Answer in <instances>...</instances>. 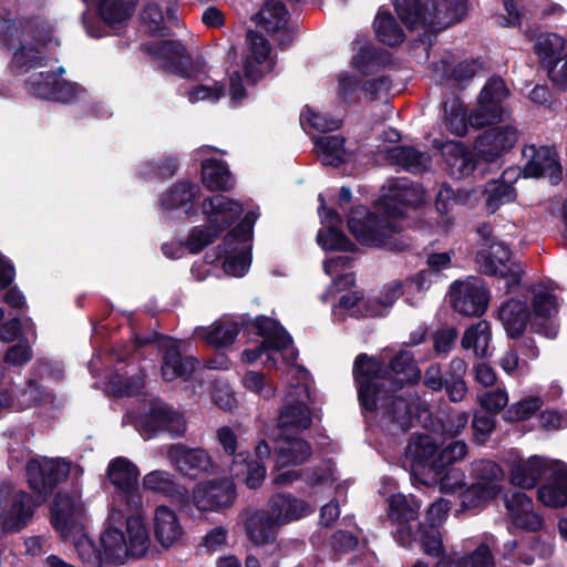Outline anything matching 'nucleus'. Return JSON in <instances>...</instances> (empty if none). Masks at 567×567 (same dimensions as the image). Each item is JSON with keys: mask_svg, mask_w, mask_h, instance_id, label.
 I'll list each match as a JSON object with an SVG mask.
<instances>
[{"mask_svg": "<svg viewBox=\"0 0 567 567\" xmlns=\"http://www.w3.org/2000/svg\"><path fill=\"white\" fill-rule=\"evenodd\" d=\"M548 471L546 460L533 455L527 460L514 462L511 467V482L513 485L532 489Z\"/></svg>", "mask_w": 567, "mask_h": 567, "instance_id": "obj_30", "label": "nucleus"}, {"mask_svg": "<svg viewBox=\"0 0 567 567\" xmlns=\"http://www.w3.org/2000/svg\"><path fill=\"white\" fill-rule=\"evenodd\" d=\"M420 506L411 504L403 494H394L389 499L388 517L396 524L394 537L403 547H411L413 544V532L419 522Z\"/></svg>", "mask_w": 567, "mask_h": 567, "instance_id": "obj_20", "label": "nucleus"}, {"mask_svg": "<svg viewBox=\"0 0 567 567\" xmlns=\"http://www.w3.org/2000/svg\"><path fill=\"white\" fill-rule=\"evenodd\" d=\"M523 155L528 158L524 165L525 177L539 178L547 176L553 185L563 179V167L554 147L530 145L524 148Z\"/></svg>", "mask_w": 567, "mask_h": 567, "instance_id": "obj_18", "label": "nucleus"}, {"mask_svg": "<svg viewBox=\"0 0 567 567\" xmlns=\"http://www.w3.org/2000/svg\"><path fill=\"white\" fill-rule=\"evenodd\" d=\"M405 463L411 478L424 486H436L437 478L445 468L439 454L436 441L429 434H413L405 449Z\"/></svg>", "mask_w": 567, "mask_h": 567, "instance_id": "obj_7", "label": "nucleus"}, {"mask_svg": "<svg viewBox=\"0 0 567 567\" xmlns=\"http://www.w3.org/2000/svg\"><path fill=\"white\" fill-rule=\"evenodd\" d=\"M0 44L7 50L22 44L23 24L18 19H1Z\"/></svg>", "mask_w": 567, "mask_h": 567, "instance_id": "obj_58", "label": "nucleus"}, {"mask_svg": "<svg viewBox=\"0 0 567 567\" xmlns=\"http://www.w3.org/2000/svg\"><path fill=\"white\" fill-rule=\"evenodd\" d=\"M505 473L499 464L491 460H478L472 464L474 483L482 485H502Z\"/></svg>", "mask_w": 567, "mask_h": 567, "instance_id": "obj_55", "label": "nucleus"}, {"mask_svg": "<svg viewBox=\"0 0 567 567\" xmlns=\"http://www.w3.org/2000/svg\"><path fill=\"white\" fill-rule=\"evenodd\" d=\"M413 536V543H419L426 555L435 558L444 555L445 548L442 538L432 525L426 526L417 523Z\"/></svg>", "mask_w": 567, "mask_h": 567, "instance_id": "obj_52", "label": "nucleus"}, {"mask_svg": "<svg viewBox=\"0 0 567 567\" xmlns=\"http://www.w3.org/2000/svg\"><path fill=\"white\" fill-rule=\"evenodd\" d=\"M509 89L499 75L491 76L477 97V105L468 115L470 125L483 128L499 123L505 114L504 101L509 95Z\"/></svg>", "mask_w": 567, "mask_h": 567, "instance_id": "obj_8", "label": "nucleus"}, {"mask_svg": "<svg viewBox=\"0 0 567 567\" xmlns=\"http://www.w3.org/2000/svg\"><path fill=\"white\" fill-rule=\"evenodd\" d=\"M200 166V179L207 189L228 192L234 188L235 179L225 161L206 158Z\"/></svg>", "mask_w": 567, "mask_h": 567, "instance_id": "obj_34", "label": "nucleus"}, {"mask_svg": "<svg viewBox=\"0 0 567 567\" xmlns=\"http://www.w3.org/2000/svg\"><path fill=\"white\" fill-rule=\"evenodd\" d=\"M450 293L453 309L463 316L481 317L487 309L489 295L477 279L454 281Z\"/></svg>", "mask_w": 567, "mask_h": 567, "instance_id": "obj_19", "label": "nucleus"}, {"mask_svg": "<svg viewBox=\"0 0 567 567\" xmlns=\"http://www.w3.org/2000/svg\"><path fill=\"white\" fill-rule=\"evenodd\" d=\"M266 509L280 529L315 512V508L307 501L289 492L272 494L267 502Z\"/></svg>", "mask_w": 567, "mask_h": 567, "instance_id": "obj_21", "label": "nucleus"}, {"mask_svg": "<svg viewBox=\"0 0 567 567\" xmlns=\"http://www.w3.org/2000/svg\"><path fill=\"white\" fill-rule=\"evenodd\" d=\"M485 207L489 214H495L503 205L516 200L517 192L512 183L503 178L488 181L483 190Z\"/></svg>", "mask_w": 567, "mask_h": 567, "instance_id": "obj_38", "label": "nucleus"}, {"mask_svg": "<svg viewBox=\"0 0 567 567\" xmlns=\"http://www.w3.org/2000/svg\"><path fill=\"white\" fill-rule=\"evenodd\" d=\"M464 480L465 475L461 470L454 465H446L437 478V485L444 494L454 493L456 489L463 488L465 485Z\"/></svg>", "mask_w": 567, "mask_h": 567, "instance_id": "obj_62", "label": "nucleus"}, {"mask_svg": "<svg viewBox=\"0 0 567 567\" xmlns=\"http://www.w3.org/2000/svg\"><path fill=\"white\" fill-rule=\"evenodd\" d=\"M555 296L548 292H538L532 300L530 328L535 333L547 338H555L557 330L551 322V308Z\"/></svg>", "mask_w": 567, "mask_h": 567, "instance_id": "obj_33", "label": "nucleus"}, {"mask_svg": "<svg viewBox=\"0 0 567 567\" xmlns=\"http://www.w3.org/2000/svg\"><path fill=\"white\" fill-rule=\"evenodd\" d=\"M199 186L187 181H178L161 196V206L166 210L178 209L187 206L185 214L187 218L197 216L198 209L194 207L193 200L197 197Z\"/></svg>", "mask_w": 567, "mask_h": 567, "instance_id": "obj_29", "label": "nucleus"}, {"mask_svg": "<svg viewBox=\"0 0 567 567\" xmlns=\"http://www.w3.org/2000/svg\"><path fill=\"white\" fill-rule=\"evenodd\" d=\"M71 472V462L64 458H35L28 461L25 475L33 496L24 491L10 494L7 487H0V525L6 533L22 530L32 519L35 508L41 505L54 489L68 480Z\"/></svg>", "mask_w": 567, "mask_h": 567, "instance_id": "obj_2", "label": "nucleus"}, {"mask_svg": "<svg viewBox=\"0 0 567 567\" xmlns=\"http://www.w3.org/2000/svg\"><path fill=\"white\" fill-rule=\"evenodd\" d=\"M125 523L128 555L133 557L144 556L150 547L151 540L143 518L140 515L132 514L126 517Z\"/></svg>", "mask_w": 567, "mask_h": 567, "instance_id": "obj_42", "label": "nucleus"}, {"mask_svg": "<svg viewBox=\"0 0 567 567\" xmlns=\"http://www.w3.org/2000/svg\"><path fill=\"white\" fill-rule=\"evenodd\" d=\"M47 65V56L34 44H20L16 48L9 69L12 74L19 75L29 72L31 69Z\"/></svg>", "mask_w": 567, "mask_h": 567, "instance_id": "obj_37", "label": "nucleus"}, {"mask_svg": "<svg viewBox=\"0 0 567 567\" xmlns=\"http://www.w3.org/2000/svg\"><path fill=\"white\" fill-rule=\"evenodd\" d=\"M143 487L155 493H161L173 499H181L187 493L185 487L176 483L174 475L159 470L153 471L144 476Z\"/></svg>", "mask_w": 567, "mask_h": 567, "instance_id": "obj_44", "label": "nucleus"}, {"mask_svg": "<svg viewBox=\"0 0 567 567\" xmlns=\"http://www.w3.org/2000/svg\"><path fill=\"white\" fill-rule=\"evenodd\" d=\"M491 339L489 322L480 320L476 324H472L465 330L461 343L464 349H473L476 357L483 358L487 353Z\"/></svg>", "mask_w": 567, "mask_h": 567, "instance_id": "obj_49", "label": "nucleus"}, {"mask_svg": "<svg viewBox=\"0 0 567 567\" xmlns=\"http://www.w3.org/2000/svg\"><path fill=\"white\" fill-rule=\"evenodd\" d=\"M353 382L357 388L358 402L361 409L374 410L372 395L380 391L381 385L402 389L406 383H415L421 378L411 352L401 350L385 364L383 360L368 353H359L352 367Z\"/></svg>", "mask_w": 567, "mask_h": 567, "instance_id": "obj_3", "label": "nucleus"}, {"mask_svg": "<svg viewBox=\"0 0 567 567\" xmlns=\"http://www.w3.org/2000/svg\"><path fill=\"white\" fill-rule=\"evenodd\" d=\"M405 463L411 478L424 486H436L437 478L445 468L439 454L436 441L429 434H413L405 449Z\"/></svg>", "mask_w": 567, "mask_h": 567, "instance_id": "obj_6", "label": "nucleus"}, {"mask_svg": "<svg viewBox=\"0 0 567 567\" xmlns=\"http://www.w3.org/2000/svg\"><path fill=\"white\" fill-rule=\"evenodd\" d=\"M79 556L84 567H107L111 560L104 557V550L101 551L93 543L82 544L79 547Z\"/></svg>", "mask_w": 567, "mask_h": 567, "instance_id": "obj_64", "label": "nucleus"}, {"mask_svg": "<svg viewBox=\"0 0 567 567\" xmlns=\"http://www.w3.org/2000/svg\"><path fill=\"white\" fill-rule=\"evenodd\" d=\"M140 432L145 440L154 439L161 433L178 437L185 434L186 423L183 415L171 404L155 398L140 419Z\"/></svg>", "mask_w": 567, "mask_h": 567, "instance_id": "obj_9", "label": "nucleus"}, {"mask_svg": "<svg viewBox=\"0 0 567 567\" xmlns=\"http://www.w3.org/2000/svg\"><path fill=\"white\" fill-rule=\"evenodd\" d=\"M565 44V39L557 33L545 32L537 37L534 52L539 58L543 69H547L554 62H561Z\"/></svg>", "mask_w": 567, "mask_h": 567, "instance_id": "obj_41", "label": "nucleus"}, {"mask_svg": "<svg viewBox=\"0 0 567 567\" xmlns=\"http://www.w3.org/2000/svg\"><path fill=\"white\" fill-rule=\"evenodd\" d=\"M475 261L482 274L506 279L507 292L520 286L524 269L519 264L512 261V251L504 244L493 245L491 250L478 251Z\"/></svg>", "mask_w": 567, "mask_h": 567, "instance_id": "obj_11", "label": "nucleus"}, {"mask_svg": "<svg viewBox=\"0 0 567 567\" xmlns=\"http://www.w3.org/2000/svg\"><path fill=\"white\" fill-rule=\"evenodd\" d=\"M237 497L233 478H213L198 483L193 491V503L200 512H220L233 506Z\"/></svg>", "mask_w": 567, "mask_h": 567, "instance_id": "obj_15", "label": "nucleus"}, {"mask_svg": "<svg viewBox=\"0 0 567 567\" xmlns=\"http://www.w3.org/2000/svg\"><path fill=\"white\" fill-rule=\"evenodd\" d=\"M107 477L115 487V498L128 512H137L142 506V496L138 491V467L128 458L118 456L107 465Z\"/></svg>", "mask_w": 567, "mask_h": 567, "instance_id": "obj_10", "label": "nucleus"}, {"mask_svg": "<svg viewBox=\"0 0 567 567\" xmlns=\"http://www.w3.org/2000/svg\"><path fill=\"white\" fill-rule=\"evenodd\" d=\"M183 534L177 514L166 505L157 506L154 515V536L158 544L167 549L174 546Z\"/></svg>", "mask_w": 567, "mask_h": 567, "instance_id": "obj_28", "label": "nucleus"}, {"mask_svg": "<svg viewBox=\"0 0 567 567\" xmlns=\"http://www.w3.org/2000/svg\"><path fill=\"white\" fill-rule=\"evenodd\" d=\"M423 203V193L419 185H395L377 202L378 212H372L364 205L352 208L347 226L355 240L363 246L401 252L409 248V244L401 236L403 227L399 220L410 209H416Z\"/></svg>", "mask_w": 567, "mask_h": 567, "instance_id": "obj_1", "label": "nucleus"}, {"mask_svg": "<svg viewBox=\"0 0 567 567\" xmlns=\"http://www.w3.org/2000/svg\"><path fill=\"white\" fill-rule=\"evenodd\" d=\"M246 40L249 54L244 59V73L249 83L256 84L264 76L260 65L268 60L271 47L262 34L254 30L247 31Z\"/></svg>", "mask_w": 567, "mask_h": 567, "instance_id": "obj_25", "label": "nucleus"}, {"mask_svg": "<svg viewBox=\"0 0 567 567\" xmlns=\"http://www.w3.org/2000/svg\"><path fill=\"white\" fill-rule=\"evenodd\" d=\"M360 91V79L354 74H342L338 81V99L340 102L350 106L358 101V92Z\"/></svg>", "mask_w": 567, "mask_h": 567, "instance_id": "obj_59", "label": "nucleus"}, {"mask_svg": "<svg viewBox=\"0 0 567 567\" xmlns=\"http://www.w3.org/2000/svg\"><path fill=\"white\" fill-rule=\"evenodd\" d=\"M502 492V485H482L472 483L460 493L463 509H482L494 501Z\"/></svg>", "mask_w": 567, "mask_h": 567, "instance_id": "obj_45", "label": "nucleus"}, {"mask_svg": "<svg viewBox=\"0 0 567 567\" xmlns=\"http://www.w3.org/2000/svg\"><path fill=\"white\" fill-rule=\"evenodd\" d=\"M138 0H97V13L109 27L123 23L135 12Z\"/></svg>", "mask_w": 567, "mask_h": 567, "instance_id": "obj_39", "label": "nucleus"}, {"mask_svg": "<svg viewBox=\"0 0 567 567\" xmlns=\"http://www.w3.org/2000/svg\"><path fill=\"white\" fill-rule=\"evenodd\" d=\"M373 29L377 40L388 47L400 45L405 40L403 29L388 9H379L373 21Z\"/></svg>", "mask_w": 567, "mask_h": 567, "instance_id": "obj_35", "label": "nucleus"}, {"mask_svg": "<svg viewBox=\"0 0 567 567\" xmlns=\"http://www.w3.org/2000/svg\"><path fill=\"white\" fill-rule=\"evenodd\" d=\"M306 114H301V124L306 122L310 127L318 132H329L340 128L341 121L329 117L326 114L317 113L309 106H306Z\"/></svg>", "mask_w": 567, "mask_h": 567, "instance_id": "obj_61", "label": "nucleus"}, {"mask_svg": "<svg viewBox=\"0 0 567 567\" xmlns=\"http://www.w3.org/2000/svg\"><path fill=\"white\" fill-rule=\"evenodd\" d=\"M202 214L207 219L206 226H194L186 238L185 247L197 255L213 244L234 225L243 214V205L221 194L206 197L200 205Z\"/></svg>", "mask_w": 567, "mask_h": 567, "instance_id": "obj_4", "label": "nucleus"}, {"mask_svg": "<svg viewBox=\"0 0 567 567\" xmlns=\"http://www.w3.org/2000/svg\"><path fill=\"white\" fill-rule=\"evenodd\" d=\"M311 454V445L300 437L287 439L276 449L278 463L282 466L300 465L308 461Z\"/></svg>", "mask_w": 567, "mask_h": 567, "instance_id": "obj_46", "label": "nucleus"}, {"mask_svg": "<svg viewBox=\"0 0 567 567\" xmlns=\"http://www.w3.org/2000/svg\"><path fill=\"white\" fill-rule=\"evenodd\" d=\"M205 333L203 337L209 346L224 348L231 346L239 333L236 322H215L210 329L202 328Z\"/></svg>", "mask_w": 567, "mask_h": 567, "instance_id": "obj_53", "label": "nucleus"}, {"mask_svg": "<svg viewBox=\"0 0 567 567\" xmlns=\"http://www.w3.org/2000/svg\"><path fill=\"white\" fill-rule=\"evenodd\" d=\"M402 389L392 385H381L380 391L372 395L375 401L374 410L361 409L362 414L382 411V416L398 425L402 431H409L413 425V403L399 393Z\"/></svg>", "mask_w": 567, "mask_h": 567, "instance_id": "obj_12", "label": "nucleus"}, {"mask_svg": "<svg viewBox=\"0 0 567 567\" xmlns=\"http://www.w3.org/2000/svg\"><path fill=\"white\" fill-rule=\"evenodd\" d=\"M468 0H442L450 21L442 24L439 0H394V10L401 22L409 29L419 27L441 30L452 22H457L466 16Z\"/></svg>", "mask_w": 567, "mask_h": 567, "instance_id": "obj_5", "label": "nucleus"}, {"mask_svg": "<svg viewBox=\"0 0 567 567\" xmlns=\"http://www.w3.org/2000/svg\"><path fill=\"white\" fill-rule=\"evenodd\" d=\"M229 471L231 476L241 481L250 489L259 488L267 473L265 463L252 458L249 452H239Z\"/></svg>", "mask_w": 567, "mask_h": 567, "instance_id": "obj_31", "label": "nucleus"}, {"mask_svg": "<svg viewBox=\"0 0 567 567\" xmlns=\"http://www.w3.org/2000/svg\"><path fill=\"white\" fill-rule=\"evenodd\" d=\"M289 11L279 0H265L251 20L264 29L277 42L280 50H287L296 38L293 29L288 27Z\"/></svg>", "mask_w": 567, "mask_h": 567, "instance_id": "obj_14", "label": "nucleus"}, {"mask_svg": "<svg viewBox=\"0 0 567 567\" xmlns=\"http://www.w3.org/2000/svg\"><path fill=\"white\" fill-rule=\"evenodd\" d=\"M346 140L339 135L320 137L316 146L321 154L323 165L340 167L348 162V153L344 148Z\"/></svg>", "mask_w": 567, "mask_h": 567, "instance_id": "obj_48", "label": "nucleus"}, {"mask_svg": "<svg viewBox=\"0 0 567 567\" xmlns=\"http://www.w3.org/2000/svg\"><path fill=\"white\" fill-rule=\"evenodd\" d=\"M179 167L175 154L164 155L143 162L137 168V175L144 179H169L176 175Z\"/></svg>", "mask_w": 567, "mask_h": 567, "instance_id": "obj_40", "label": "nucleus"}, {"mask_svg": "<svg viewBox=\"0 0 567 567\" xmlns=\"http://www.w3.org/2000/svg\"><path fill=\"white\" fill-rule=\"evenodd\" d=\"M51 525L61 537L66 538L79 523L74 499L69 494L56 493L51 506Z\"/></svg>", "mask_w": 567, "mask_h": 567, "instance_id": "obj_27", "label": "nucleus"}, {"mask_svg": "<svg viewBox=\"0 0 567 567\" xmlns=\"http://www.w3.org/2000/svg\"><path fill=\"white\" fill-rule=\"evenodd\" d=\"M168 346L161 344L163 352L161 361V373L165 382L175 380L188 381L196 371L199 361L194 355L182 353L179 342L172 339Z\"/></svg>", "mask_w": 567, "mask_h": 567, "instance_id": "obj_22", "label": "nucleus"}, {"mask_svg": "<svg viewBox=\"0 0 567 567\" xmlns=\"http://www.w3.org/2000/svg\"><path fill=\"white\" fill-rule=\"evenodd\" d=\"M100 542L106 560H111L112 564L116 561L123 564V558L128 555V553L126 536L122 529L112 526L105 528L101 535Z\"/></svg>", "mask_w": 567, "mask_h": 567, "instance_id": "obj_50", "label": "nucleus"}, {"mask_svg": "<svg viewBox=\"0 0 567 567\" xmlns=\"http://www.w3.org/2000/svg\"><path fill=\"white\" fill-rule=\"evenodd\" d=\"M56 79L58 74L53 71L38 72L25 79L24 86L30 95L50 101Z\"/></svg>", "mask_w": 567, "mask_h": 567, "instance_id": "obj_54", "label": "nucleus"}, {"mask_svg": "<svg viewBox=\"0 0 567 567\" xmlns=\"http://www.w3.org/2000/svg\"><path fill=\"white\" fill-rule=\"evenodd\" d=\"M537 498L547 507L560 508L567 505V465L553 471L547 482L537 491Z\"/></svg>", "mask_w": 567, "mask_h": 567, "instance_id": "obj_32", "label": "nucleus"}, {"mask_svg": "<svg viewBox=\"0 0 567 567\" xmlns=\"http://www.w3.org/2000/svg\"><path fill=\"white\" fill-rule=\"evenodd\" d=\"M444 161L449 167V174L455 179H462L472 175L483 162L476 145L468 148L462 142H453L443 151Z\"/></svg>", "mask_w": 567, "mask_h": 567, "instance_id": "obj_23", "label": "nucleus"}, {"mask_svg": "<svg viewBox=\"0 0 567 567\" xmlns=\"http://www.w3.org/2000/svg\"><path fill=\"white\" fill-rule=\"evenodd\" d=\"M33 358V351L28 340L22 337L18 343L9 347L3 355L2 362L13 367H22Z\"/></svg>", "mask_w": 567, "mask_h": 567, "instance_id": "obj_60", "label": "nucleus"}, {"mask_svg": "<svg viewBox=\"0 0 567 567\" xmlns=\"http://www.w3.org/2000/svg\"><path fill=\"white\" fill-rule=\"evenodd\" d=\"M167 456L176 470L189 478L212 474L216 468L213 457L203 447H188L177 443L169 446Z\"/></svg>", "mask_w": 567, "mask_h": 567, "instance_id": "obj_16", "label": "nucleus"}, {"mask_svg": "<svg viewBox=\"0 0 567 567\" xmlns=\"http://www.w3.org/2000/svg\"><path fill=\"white\" fill-rule=\"evenodd\" d=\"M254 328L264 340H271L278 344L276 351L286 350L293 343L292 337L286 328L278 320L270 317L257 316L254 319Z\"/></svg>", "mask_w": 567, "mask_h": 567, "instance_id": "obj_43", "label": "nucleus"}, {"mask_svg": "<svg viewBox=\"0 0 567 567\" xmlns=\"http://www.w3.org/2000/svg\"><path fill=\"white\" fill-rule=\"evenodd\" d=\"M312 424L311 411L302 402L286 404L278 416V427L282 430H308Z\"/></svg>", "mask_w": 567, "mask_h": 567, "instance_id": "obj_47", "label": "nucleus"}, {"mask_svg": "<svg viewBox=\"0 0 567 567\" xmlns=\"http://www.w3.org/2000/svg\"><path fill=\"white\" fill-rule=\"evenodd\" d=\"M318 245L326 251H350L355 250V245L337 226H329L320 229L317 234Z\"/></svg>", "mask_w": 567, "mask_h": 567, "instance_id": "obj_51", "label": "nucleus"}, {"mask_svg": "<svg viewBox=\"0 0 567 567\" xmlns=\"http://www.w3.org/2000/svg\"><path fill=\"white\" fill-rule=\"evenodd\" d=\"M385 158L402 169L420 174L426 169L425 153L411 145H398L386 148Z\"/></svg>", "mask_w": 567, "mask_h": 567, "instance_id": "obj_36", "label": "nucleus"}, {"mask_svg": "<svg viewBox=\"0 0 567 567\" xmlns=\"http://www.w3.org/2000/svg\"><path fill=\"white\" fill-rule=\"evenodd\" d=\"M542 404L539 398L523 399L508 406L504 411L503 419L508 423L528 420L542 408Z\"/></svg>", "mask_w": 567, "mask_h": 567, "instance_id": "obj_56", "label": "nucleus"}, {"mask_svg": "<svg viewBox=\"0 0 567 567\" xmlns=\"http://www.w3.org/2000/svg\"><path fill=\"white\" fill-rule=\"evenodd\" d=\"M489 126L474 142L481 158L486 164L496 163L515 146L518 140V131L514 126Z\"/></svg>", "mask_w": 567, "mask_h": 567, "instance_id": "obj_17", "label": "nucleus"}, {"mask_svg": "<svg viewBox=\"0 0 567 567\" xmlns=\"http://www.w3.org/2000/svg\"><path fill=\"white\" fill-rule=\"evenodd\" d=\"M244 530L249 542L257 547L277 542L279 526L266 508L248 512L244 518Z\"/></svg>", "mask_w": 567, "mask_h": 567, "instance_id": "obj_24", "label": "nucleus"}, {"mask_svg": "<svg viewBox=\"0 0 567 567\" xmlns=\"http://www.w3.org/2000/svg\"><path fill=\"white\" fill-rule=\"evenodd\" d=\"M141 18L147 25L148 33L153 37L169 35V28L164 22L162 8L154 2L144 6Z\"/></svg>", "mask_w": 567, "mask_h": 567, "instance_id": "obj_57", "label": "nucleus"}, {"mask_svg": "<svg viewBox=\"0 0 567 567\" xmlns=\"http://www.w3.org/2000/svg\"><path fill=\"white\" fill-rule=\"evenodd\" d=\"M148 53L162 59V69L183 79H195L203 71L179 40H162L148 48Z\"/></svg>", "mask_w": 567, "mask_h": 567, "instance_id": "obj_13", "label": "nucleus"}, {"mask_svg": "<svg viewBox=\"0 0 567 567\" xmlns=\"http://www.w3.org/2000/svg\"><path fill=\"white\" fill-rule=\"evenodd\" d=\"M504 505L511 518L516 514L530 509L533 507V499L522 491H508L504 494Z\"/></svg>", "mask_w": 567, "mask_h": 567, "instance_id": "obj_63", "label": "nucleus"}, {"mask_svg": "<svg viewBox=\"0 0 567 567\" xmlns=\"http://www.w3.org/2000/svg\"><path fill=\"white\" fill-rule=\"evenodd\" d=\"M498 318L507 337L518 340L530 323V308L526 301L511 298L499 307Z\"/></svg>", "mask_w": 567, "mask_h": 567, "instance_id": "obj_26", "label": "nucleus"}]
</instances>
